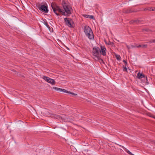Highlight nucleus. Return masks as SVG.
Wrapping results in <instances>:
<instances>
[{
    "mask_svg": "<svg viewBox=\"0 0 155 155\" xmlns=\"http://www.w3.org/2000/svg\"><path fill=\"white\" fill-rule=\"evenodd\" d=\"M43 78L48 83H50L52 85H54L55 84V81L54 80L48 77L43 76Z\"/></svg>",
    "mask_w": 155,
    "mask_h": 155,
    "instance_id": "39448f33",
    "label": "nucleus"
},
{
    "mask_svg": "<svg viewBox=\"0 0 155 155\" xmlns=\"http://www.w3.org/2000/svg\"><path fill=\"white\" fill-rule=\"evenodd\" d=\"M105 42L106 44H107V42H106L105 41Z\"/></svg>",
    "mask_w": 155,
    "mask_h": 155,
    "instance_id": "72a5a7b5",
    "label": "nucleus"
},
{
    "mask_svg": "<svg viewBox=\"0 0 155 155\" xmlns=\"http://www.w3.org/2000/svg\"><path fill=\"white\" fill-rule=\"evenodd\" d=\"M137 78L139 79H140L143 78L144 80H146V81H144V82H145L146 83H147L148 84L147 77H145V75L144 74H143V73H140V72H139L137 74Z\"/></svg>",
    "mask_w": 155,
    "mask_h": 155,
    "instance_id": "6e6552de",
    "label": "nucleus"
},
{
    "mask_svg": "<svg viewBox=\"0 0 155 155\" xmlns=\"http://www.w3.org/2000/svg\"><path fill=\"white\" fill-rule=\"evenodd\" d=\"M36 7L44 13H47L48 12V6L47 5H40V4H38L36 5Z\"/></svg>",
    "mask_w": 155,
    "mask_h": 155,
    "instance_id": "7ed1b4c3",
    "label": "nucleus"
},
{
    "mask_svg": "<svg viewBox=\"0 0 155 155\" xmlns=\"http://www.w3.org/2000/svg\"><path fill=\"white\" fill-rule=\"evenodd\" d=\"M137 11L136 9H134L132 8H129L127 9H124L123 12L125 14L131 13L132 12H137Z\"/></svg>",
    "mask_w": 155,
    "mask_h": 155,
    "instance_id": "0eeeda50",
    "label": "nucleus"
},
{
    "mask_svg": "<svg viewBox=\"0 0 155 155\" xmlns=\"http://www.w3.org/2000/svg\"><path fill=\"white\" fill-rule=\"evenodd\" d=\"M123 62L125 63V64H127V61L125 60H124L123 61Z\"/></svg>",
    "mask_w": 155,
    "mask_h": 155,
    "instance_id": "c756f323",
    "label": "nucleus"
},
{
    "mask_svg": "<svg viewBox=\"0 0 155 155\" xmlns=\"http://www.w3.org/2000/svg\"><path fill=\"white\" fill-rule=\"evenodd\" d=\"M101 50L100 51V53L101 55L103 56H105L106 54V49L105 46H102L101 45H100Z\"/></svg>",
    "mask_w": 155,
    "mask_h": 155,
    "instance_id": "1a4fd4ad",
    "label": "nucleus"
},
{
    "mask_svg": "<svg viewBox=\"0 0 155 155\" xmlns=\"http://www.w3.org/2000/svg\"><path fill=\"white\" fill-rule=\"evenodd\" d=\"M68 94H72L74 96H76L77 95V94H75L73 92H71L70 91H69Z\"/></svg>",
    "mask_w": 155,
    "mask_h": 155,
    "instance_id": "b1692460",
    "label": "nucleus"
},
{
    "mask_svg": "<svg viewBox=\"0 0 155 155\" xmlns=\"http://www.w3.org/2000/svg\"><path fill=\"white\" fill-rule=\"evenodd\" d=\"M123 71H126V72H128L127 71V69L126 66H124V65H123Z\"/></svg>",
    "mask_w": 155,
    "mask_h": 155,
    "instance_id": "aec40b11",
    "label": "nucleus"
},
{
    "mask_svg": "<svg viewBox=\"0 0 155 155\" xmlns=\"http://www.w3.org/2000/svg\"><path fill=\"white\" fill-rule=\"evenodd\" d=\"M131 46L133 48H135V47H136V45H131Z\"/></svg>",
    "mask_w": 155,
    "mask_h": 155,
    "instance_id": "c85d7f7f",
    "label": "nucleus"
},
{
    "mask_svg": "<svg viewBox=\"0 0 155 155\" xmlns=\"http://www.w3.org/2000/svg\"><path fill=\"white\" fill-rule=\"evenodd\" d=\"M142 31H146V32H151L152 31V30L150 29H149L148 28H143L142 29Z\"/></svg>",
    "mask_w": 155,
    "mask_h": 155,
    "instance_id": "2eb2a0df",
    "label": "nucleus"
},
{
    "mask_svg": "<svg viewBox=\"0 0 155 155\" xmlns=\"http://www.w3.org/2000/svg\"><path fill=\"white\" fill-rule=\"evenodd\" d=\"M43 23L46 25V26L48 28L49 30L50 31L51 30V28L48 25V22H47L46 20L45 19H44L43 20Z\"/></svg>",
    "mask_w": 155,
    "mask_h": 155,
    "instance_id": "f8f14e48",
    "label": "nucleus"
},
{
    "mask_svg": "<svg viewBox=\"0 0 155 155\" xmlns=\"http://www.w3.org/2000/svg\"><path fill=\"white\" fill-rule=\"evenodd\" d=\"M114 43L113 42H111L110 41H109V42L107 43L108 45H113L114 44Z\"/></svg>",
    "mask_w": 155,
    "mask_h": 155,
    "instance_id": "a878e982",
    "label": "nucleus"
},
{
    "mask_svg": "<svg viewBox=\"0 0 155 155\" xmlns=\"http://www.w3.org/2000/svg\"><path fill=\"white\" fill-rule=\"evenodd\" d=\"M101 56V55L100 56L95 55V57L97 58V60L99 62L101 63H103L104 64V63L103 61V60L100 58Z\"/></svg>",
    "mask_w": 155,
    "mask_h": 155,
    "instance_id": "9d476101",
    "label": "nucleus"
},
{
    "mask_svg": "<svg viewBox=\"0 0 155 155\" xmlns=\"http://www.w3.org/2000/svg\"><path fill=\"white\" fill-rule=\"evenodd\" d=\"M136 46H137V48H140V47H141L142 46L141 45H139L138 46H137V45H136Z\"/></svg>",
    "mask_w": 155,
    "mask_h": 155,
    "instance_id": "bb28decb",
    "label": "nucleus"
},
{
    "mask_svg": "<svg viewBox=\"0 0 155 155\" xmlns=\"http://www.w3.org/2000/svg\"><path fill=\"white\" fill-rule=\"evenodd\" d=\"M116 58L117 60H120L121 59V58L120 55L117 54L115 55Z\"/></svg>",
    "mask_w": 155,
    "mask_h": 155,
    "instance_id": "a211bd4d",
    "label": "nucleus"
},
{
    "mask_svg": "<svg viewBox=\"0 0 155 155\" xmlns=\"http://www.w3.org/2000/svg\"><path fill=\"white\" fill-rule=\"evenodd\" d=\"M84 31L85 35L90 40L94 39V34L91 28L88 25H86L84 28Z\"/></svg>",
    "mask_w": 155,
    "mask_h": 155,
    "instance_id": "f03ea898",
    "label": "nucleus"
},
{
    "mask_svg": "<svg viewBox=\"0 0 155 155\" xmlns=\"http://www.w3.org/2000/svg\"><path fill=\"white\" fill-rule=\"evenodd\" d=\"M64 22L66 25L70 28H74V24L71 18H65L64 19Z\"/></svg>",
    "mask_w": 155,
    "mask_h": 155,
    "instance_id": "20e7f679",
    "label": "nucleus"
},
{
    "mask_svg": "<svg viewBox=\"0 0 155 155\" xmlns=\"http://www.w3.org/2000/svg\"><path fill=\"white\" fill-rule=\"evenodd\" d=\"M53 88L54 89H55L57 91H59V92H62V88H58L57 87H54Z\"/></svg>",
    "mask_w": 155,
    "mask_h": 155,
    "instance_id": "dca6fc26",
    "label": "nucleus"
},
{
    "mask_svg": "<svg viewBox=\"0 0 155 155\" xmlns=\"http://www.w3.org/2000/svg\"><path fill=\"white\" fill-rule=\"evenodd\" d=\"M127 48L129 50L130 49V46H129L128 45H127Z\"/></svg>",
    "mask_w": 155,
    "mask_h": 155,
    "instance_id": "cd10ccee",
    "label": "nucleus"
},
{
    "mask_svg": "<svg viewBox=\"0 0 155 155\" xmlns=\"http://www.w3.org/2000/svg\"><path fill=\"white\" fill-rule=\"evenodd\" d=\"M141 47L143 48H146L147 46V45H141Z\"/></svg>",
    "mask_w": 155,
    "mask_h": 155,
    "instance_id": "5701e85b",
    "label": "nucleus"
},
{
    "mask_svg": "<svg viewBox=\"0 0 155 155\" xmlns=\"http://www.w3.org/2000/svg\"><path fill=\"white\" fill-rule=\"evenodd\" d=\"M118 145H119V146H120V147H122L124 149L125 151L126 152H127L128 154H129L130 155V154H131V152L130 151L128 150L127 148L124 147V146H122L120 145H119V144H118Z\"/></svg>",
    "mask_w": 155,
    "mask_h": 155,
    "instance_id": "ddd939ff",
    "label": "nucleus"
},
{
    "mask_svg": "<svg viewBox=\"0 0 155 155\" xmlns=\"http://www.w3.org/2000/svg\"><path fill=\"white\" fill-rule=\"evenodd\" d=\"M131 23H133L134 22H135L137 24L140 23L141 22V21L137 19L135 20H134V21H130Z\"/></svg>",
    "mask_w": 155,
    "mask_h": 155,
    "instance_id": "4468645a",
    "label": "nucleus"
},
{
    "mask_svg": "<svg viewBox=\"0 0 155 155\" xmlns=\"http://www.w3.org/2000/svg\"><path fill=\"white\" fill-rule=\"evenodd\" d=\"M62 5L64 10V12L63 11V10L61 9L59 6L56 5H54L52 3L51 4V7L54 12L57 16L60 15L57 12L58 11V12L61 13L62 15L65 16L67 17L69 16L71 13V8L69 5H68L64 1H62Z\"/></svg>",
    "mask_w": 155,
    "mask_h": 155,
    "instance_id": "f257e3e1",
    "label": "nucleus"
},
{
    "mask_svg": "<svg viewBox=\"0 0 155 155\" xmlns=\"http://www.w3.org/2000/svg\"><path fill=\"white\" fill-rule=\"evenodd\" d=\"M93 55L95 57V55L99 56L100 53V49L99 47L95 46L92 49Z\"/></svg>",
    "mask_w": 155,
    "mask_h": 155,
    "instance_id": "423d86ee",
    "label": "nucleus"
},
{
    "mask_svg": "<svg viewBox=\"0 0 155 155\" xmlns=\"http://www.w3.org/2000/svg\"><path fill=\"white\" fill-rule=\"evenodd\" d=\"M127 64H125V66L126 67V66H127Z\"/></svg>",
    "mask_w": 155,
    "mask_h": 155,
    "instance_id": "2f4dec72",
    "label": "nucleus"
},
{
    "mask_svg": "<svg viewBox=\"0 0 155 155\" xmlns=\"http://www.w3.org/2000/svg\"><path fill=\"white\" fill-rule=\"evenodd\" d=\"M152 9H153V10H152L153 11H155V7L153 8H152Z\"/></svg>",
    "mask_w": 155,
    "mask_h": 155,
    "instance_id": "7c9ffc66",
    "label": "nucleus"
},
{
    "mask_svg": "<svg viewBox=\"0 0 155 155\" xmlns=\"http://www.w3.org/2000/svg\"><path fill=\"white\" fill-rule=\"evenodd\" d=\"M130 155H134V154H133V153H131V154H130Z\"/></svg>",
    "mask_w": 155,
    "mask_h": 155,
    "instance_id": "473e14b6",
    "label": "nucleus"
},
{
    "mask_svg": "<svg viewBox=\"0 0 155 155\" xmlns=\"http://www.w3.org/2000/svg\"><path fill=\"white\" fill-rule=\"evenodd\" d=\"M68 94H72L74 96H76L77 95V94H75L73 92H71L70 91H69Z\"/></svg>",
    "mask_w": 155,
    "mask_h": 155,
    "instance_id": "393cba45",
    "label": "nucleus"
},
{
    "mask_svg": "<svg viewBox=\"0 0 155 155\" xmlns=\"http://www.w3.org/2000/svg\"><path fill=\"white\" fill-rule=\"evenodd\" d=\"M152 9V8H150V7L146 8L144 9V11L148 10L149 11H151L152 10H153V9Z\"/></svg>",
    "mask_w": 155,
    "mask_h": 155,
    "instance_id": "6ab92c4d",
    "label": "nucleus"
},
{
    "mask_svg": "<svg viewBox=\"0 0 155 155\" xmlns=\"http://www.w3.org/2000/svg\"><path fill=\"white\" fill-rule=\"evenodd\" d=\"M54 118L57 119H60L61 118V117L60 115L57 114H54Z\"/></svg>",
    "mask_w": 155,
    "mask_h": 155,
    "instance_id": "f3484780",
    "label": "nucleus"
},
{
    "mask_svg": "<svg viewBox=\"0 0 155 155\" xmlns=\"http://www.w3.org/2000/svg\"><path fill=\"white\" fill-rule=\"evenodd\" d=\"M155 43V39H152V40H150L149 41V43Z\"/></svg>",
    "mask_w": 155,
    "mask_h": 155,
    "instance_id": "412c9836",
    "label": "nucleus"
},
{
    "mask_svg": "<svg viewBox=\"0 0 155 155\" xmlns=\"http://www.w3.org/2000/svg\"><path fill=\"white\" fill-rule=\"evenodd\" d=\"M82 15L83 17L86 18H89L93 19H94V17L92 15L84 14L83 15Z\"/></svg>",
    "mask_w": 155,
    "mask_h": 155,
    "instance_id": "9b49d317",
    "label": "nucleus"
},
{
    "mask_svg": "<svg viewBox=\"0 0 155 155\" xmlns=\"http://www.w3.org/2000/svg\"><path fill=\"white\" fill-rule=\"evenodd\" d=\"M69 91L63 89H62V92L67 93H68Z\"/></svg>",
    "mask_w": 155,
    "mask_h": 155,
    "instance_id": "4be33fe9",
    "label": "nucleus"
}]
</instances>
